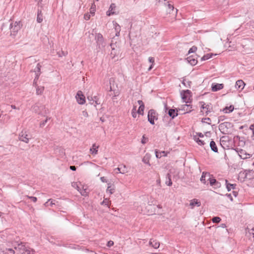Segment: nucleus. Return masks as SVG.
<instances>
[{
	"instance_id": "f257e3e1",
	"label": "nucleus",
	"mask_w": 254,
	"mask_h": 254,
	"mask_svg": "<svg viewBox=\"0 0 254 254\" xmlns=\"http://www.w3.org/2000/svg\"><path fill=\"white\" fill-rule=\"evenodd\" d=\"M205 179H207V180L209 181L210 186L213 187L214 188L220 187V183L216 181L212 175H211L209 173L203 172L200 178V181L204 184H206Z\"/></svg>"
},
{
	"instance_id": "f03ea898",
	"label": "nucleus",
	"mask_w": 254,
	"mask_h": 254,
	"mask_svg": "<svg viewBox=\"0 0 254 254\" xmlns=\"http://www.w3.org/2000/svg\"><path fill=\"white\" fill-rule=\"evenodd\" d=\"M14 249L19 250L22 254H34V250L26 247L23 243L18 244L17 246L14 247Z\"/></svg>"
},
{
	"instance_id": "7ed1b4c3",
	"label": "nucleus",
	"mask_w": 254,
	"mask_h": 254,
	"mask_svg": "<svg viewBox=\"0 0 254 254\" xmlns=\"http://www.w3.org/2000/svg\"><path fill=\"white\" fill-rule=\"evenodd\" d=\"M191 91L189 90H183L181 92L182 99L186 103H190L191 102Z\"/></svg>"
},
{
	"instance_id": "20e7f679",
	"label": "nucleus",
	"mask_w": 254,
	"mask_h": 254,
	"mask_svg": "<svg viewBox=\"0 0 254 254\" xmlns=\"http://www.w3.org/2000/svg\"><path fill=\"white\" fill-rule=\"evenodd\" d=\"M19 139L25 143H28L31 139V136L26 130H22L19 134Z\"/></svg>"
},
{
	"instance_id": "39448f33",
	"label": "nucleus",
	"mask_w": 254,
	"mask_h": 254,
	"mask_svg": "<svg viewBox=\"0 0 254 254\" xmlns=\"http://www.w3.org/2000/svg\"><path fill=\"white\" fill-rule=\"evenodd\" d=\"M156 113L154 110H150L148 113V120L149 123L152 124H154V120H156Z\"/></svg>"
},
{
	"instance_id": "423d86ee",
	"label": "nucleus",
	"mask_w": 254,
	"mask_h": 254,
	"mask_svg": "<svg viewBox=\"0 0 254 254\" xmlns=\"http://www.w3.org/2000/svg\"><path fill=\"white\" fill-rule=\"evenodd\" d=\"M77 102L78 104L82 105L85 102V98L82 91H78L75 96Z\"/></svg>"
},
{
	"instance_id": "0eeeda50",
	"label": "nucleus",
	"mask_w": 254,
	"mask_h": 254,
	"mask_svg": "<svg viewBox=\"0 0 254 254\" xmlns=\"http://www.w3.org/2000/svg\"><path fill=\"white\" fill-rule=\"evenodd\" d=\"M37 107H34V109L36 112H37L39 115L45 116L49 113V110L46 108L44 106H41L38 107L39 111H37L35 108Z\"/></svg>"
},
{
	"instance_id": "6e6552de",
	"label": "nucleus",
	"mask_w": 254,
	"mask_h": 254,
	"mask_svg": "<svg viewBox=\"0 0 254 254\" xmlns=\"http://www.w3.org/2000/svg\"><path fill=\"white\" fill-rule=\"evenodd\" d=\"M178 9L175 10L174 7L173 5L170 3L167 4V12L169 14H172V16L175 17L177 15Z\"/></svg>"
},
{
	"instance_id": "1a4fd4ad",
	"label": "nucleus",
	"mask_w": 254,
	"mask_h": 254,
	"mask_svg": "<svg viewBox=\"0 0 254 254\" xmlns=\"http://www.w3.org/2000/svg\"><path fill=\"white\" fill-rule=\"evenodd\" d=\"M191 107L190 105L185 104L179 108V110L182 112V114H186L191 111Z\"/></svg>"
},
{
	"instance_id": "9d476101",
	"label": "nucleus",
	"mask_w": 254,
	"mask_h": 254,
	"mask_svg": "<svg viewBox=\"0 0 254 254\" xmlns=\"http://www.w3.org/2000/svg\"><path fill=\"white\" fill-rule=\"evenodd\" d=\"M114 40H112V42L110 44V46L112 49V51L111 52V56L112 57V58L113 59L118 54V52L117 50H116L117 46H116V42L115 43H113Z\"/></svg>"
},
{
	"instance_id": "9b49d317",
	"label": "nucleus",
	"mask_w": 254,
	"mask_h": 254,
	"mask_svg": "<svg viewBox=\"0 0 254 254\" xmlns=\"http://www.w3.org/2000/svg\"><path fill=\"white\" fill-rule=\"evenodd\" d=\"M33 86L36 88L37 95H41L44 90V87L43 86H39L35 80L33 81Z\"/></svg>"
},
{
	"instance_id": "f8f14e48",
	"label": "nucleus",
	"mask_w": 254,
	"mask_h": 254,
	"mask_svg": "<svg viewBox=\"0 0 254 254\" xmlns=\"http://www.w3.org/2000/svg\"><path fill=\"white\" fill-rule=\"evenodd\" d=\"M201 112H202L203 114L205 113L206 114H208V113L210 112L211 110L212 109V107L210 105L206 104L204 103H203V104L201 105Z\"/></svg>"
},
{
	"instance_id": "ddd939ff",
	"label": "nucleus",
	"mask_w": 254,
	"mask_h": 254,
	"mask_svg": "<svg viewBox=\"0 0 254 254\" xmlns=\"http://www.w3.org/2000/svg\"><path fill=\"white\" fill-rule=\"evenodd\" d=\"M194 140L196 142L200 145H204L205 144H207L209 142V140L208 138L206 137L204 138L199 139V138H197L196 136L194 137Z\"/></svg>"
},
{
	"instance_id": "4468645a",
	"label": "nucleus",
	"mask_w": 254,
	"mask_h": 254,
	"mask_svg": "<svg viewBox=\"0 0 254 254\" xmlns=\"http://www.w3.org/2000/svg\"><path fill=\"white\" fill-rule=\"evenodd\" d=\"M20 27L21 25L19 21H15L10 24V28L13 32H17L20 29Z\"/></svg>"
},
{
	"instance_id": "2eb2a0df",
	"label": "nucleus",
	"mask_w": 254,
	"mask_h": 254,
	"mask_svg": "<svg viewBox=\"0 0 254 254\" xmlns=\"http://www.w3.org/2000/svg\"><path fill=\"white\" fill-rule=\"evenodd\" d=\"M95 40H96L97 43L98 45L103 46L104 38L101 34H96L95 35Z\"/></svg>"
},
{
	"instance_id": "dca6fc26",
	"label": "nucleus",
	"mask_w": 254,
	"mask_h": 254,
	"mask_svg": "<svg viewBox=\"0 0 254 254\" xmlns=\"http://www.w3.org/2000/svg\"><path fill=\"white\" fill-rule=\"evenodd\" d=\"M88 99L89 101V103L91 105H93L95 107H96V105L99 104L100 103H98L99 100L97 96L92 97H88Z\"/></svg>"
},
{
	"instance_id": "f3484780",
	"label": "nucleus",
	"mask_w": 254,
	"mask_h": 254,
	"mask_svg": "<svg viewBox=\"0 0 254 254\" xmlns=\"http://www.w3.org/2000/svg\"><path fill=\"white\" fill-rule=\"evenodd\" d=\"M201 205L200 201H198L196 199H193L190 200V205L191 207V208L192 209L194 208L195 206H199Z\"/></svg>"
},
{
	"instance_id": "a211bd4d",
	"label": "nucleus",
	"mask_w": 254,
	"mask_h": 254,
	"mask_svg": "<svg viewBox=\"0 0 254 254\" xmlns=\"http://www.w3.org/2000/svg\"><path fill=\"white\" fill-rule=\"evenodd\" d=\"M116 8V5L115 3H112L109 7L108 11L107 12V15L110 16L112 14H115V9Z\"/></svg>"
},
{
	"instance_id": "6ab92c4d",
	"label": "nucleus",
	"mask_w": 254,
	"mask_h": 254,
	"mask_svg": "<svg viewBox=\"0 0 254 254\" xmlns=\"http://www.w3.org/2000/svg\"><path fill=\"white\" fill-rule=\"evenodd\" d=\"M245 83L242 80H239L236 81L235 87L238 89H243L244 87Z\"/></svg>"
},
{
	"instance_id": "aec40b11",
	"label": "nucleus",
	"mask_w": 254,
	"mask_h": 254,
	"mask_svg": "<svg viewBox=\"0 0 254 254\" xmlns=\"http://www.w3.org/2000/svg\"><path fill=\"white\" fill-rule=\"evenodd\" d=\"M113 24L115 27V30L116 32V36L119 37L120 36V33L121 31V26L117 22L115 21H113Z\"/></svg>"
},
{
	"instance_id": "412c9836",
	"label": "nucleus",
	"mask_w": 254,
	"mask_h": 254,
	"mask_svg": "<svg viewBox=\"0 0 254 254\" xmlns=\"http://www.w3.org/2000/svg\"><path fill=\"white\" fill-rule=\"evenodd\" d=\"M223 84H216L215 85H212V90L214 92L217 91L223 88Z\"/></svg>"
},
{
	"instance_id": "4be33fe9",
	"label": "nucleus",
	"mask_w": 254,
	"mask_h": 254,
	"mask_svg": "<svg viewBox=\"0 0 254 254\" xmlns=\"http://www.w3.org/2000/svg\"><path fill=\"white\" fill-rule=\"evenodd\" d=\"M99 146L96 145V144H93L92 147L90 149V152L92 155H96L98 153V149Z\"/></svg>"
},
{
	"instance_id": "5701e85b",
	"label": "nucleus",
	"mask_w": 254,
	"mask_h": 254,
	"mask_svg": "<svg viewBox=\"0 0 254 254\" xmlns=\"http://www.w3.org/2000/svg\"><path fill=\"white\" fill-rule=\"evenodd\" d=\"M150 159V155L149 154H146L142 159V161L144 163L150 165L149 160Z\"/></svg>"
},
{
	"instance_id": "b1692460",
	"label": "nucleus",
	"mask_w": 254,
	"mask_h": 254,
	"mask_svg": "<svg viewBox=\"0 0 254 254\" xmlns=\"http://www.w3.org/2000/svg\"><path fill=\"white\" fill-rule=\"evenodd\" d=\"M115 190V187L112 186L110 184H108V186L107 189V192L109 193L110 194H113Z\"/></svg>"
},
{
	"instance_id": "393cba45",
	"label": "nucleus",
	"mask_w": 254,
	"mask_h": 254,
	"mask_svg": "<svg viewBox=\"0 0 254 254\" xmlns=\"http://www.w3.org/2000/svg\"><path fill=\"white\" fill-rule=\"evenodd\" d=\"M226 188L228 190V191H230L231 189H235L236 187V184H232L228 183V181L227 180H225Z\"/></svg>"
},
{
	"instance_id": "a878e982",
	"label": "nucleus",
	"mask_w": 254,
	"mask_h": 254,
	"mask_svg": "<svg viewBox=\"0 0 254 254\" xmlns=\"http://www.w3.org/2000/svg\"><path fill=\"white\" fill-rule=\"evenodd\" d=\"M210 147L212 151H213L215 152H218V149L217 147V146L216 145L215 142L212 140L210 142Z\"/></svg>"
},
{
	"instance_id": "bb28decb",
	"label": "nucleus",
	"mask_w": 254,
	"mask_h": 254,
	"mask_svg": "<svg viewBox=\"0 0 254 254\" xmlns=\"http://www.w3.org/2000/svg\"><path fill=\"white\" fill-rule=\"evenodd\" d=\"M156 157L158 158H160L162 156H166L167 153L165 151L158 152L157 150H155Z\"/></svg>"
},
{
	"instance_id": "cd10ccee",
	"label": "nucleus",
	"mask_w": 254,
	"mask_h": 254,
	"mask_svg": "<svg viewBox=\"0 0 254 254\" xmlns=\"http://www.w3.org/2000/svg\"><path fill=\"white\" fill-rule=\"evenodd\" d=\"M149 245H151L152 247L155 249L158 248L160 246V244L158 242H157L156 241H152L151 240L149 242Z\"/></svg>"
},
{
	"instance_id": "c85d7f7f",
	"label": "nucleus",
	"mask_w": 254,
	"mask_h": 254,
	"mask_svg": "<svg viewBox=\"0 0 254 254\" xmlns=\"http://www.w3.org/2000/svg\"><path fill=\"white\" fill-rule=\"evenodd\" d=\"M54 205H55V200L52 199H49L48 200L44 203V205L46 207H48L49 205L52 207Z\"/></svg>"
},
{
	"instance_id": "c756f323",
	"label": "nucleus",
	"mask_w": 254,
	"mask_h": 254,
	"mask_svg": "<svg viewBox=\"0 0 254 254\" xmlns=\"http://www.w3.org/2000/svg\"><path fill=\"white\" fill-rule=\"evenodd\" d=\"M234 107L233 106H230L229 107H226L223 109V111L225 113H229L232 112L234 110Z\"/></svg>"
},
{
	"instance_id": "7c9ffc66",
	"label": "nucleus",
	"mask_w": 254,
	"mask_h": 254,
	"mask_svg": "<svg viewBox=\"0 0 254 254\" xmlns=\"http://www.w3.org/2000/svg\"><path fill=\"white\" fill-rule=\"evenodd\" d=\"M169 115L172 118V119L174 118L176 116L178 115L177 113L176 112V111L174 109H170L168 112Z\"/></svg>"
},
{
	"instance_id": "2f4dec72",
	"label": "nucleus",
	"mask_w": 254,
	"mask_h": 254,
	"mask_svg": "<svg viewBox=\"0 0 254 254\" xmlns=\"http://www.w3.org/2000/svg\"><path fill=\"white\" fill-rule=\"evenodd\" d=\"M239 155L240 157L242 159L247 158V155H249V154H247L245 153V151L242 149L239 151Z\"/></svg>"
},
{
	"instance_id": "473e14b6",
	"label": "nucleus",
	"mask_w": 254,
	"mask_h": 254,
	"mask_svg": "<svg viewBox=\"0 0 254 254\" xmlns=\"http://www.w3.org/2000/svg\"><path fill=\"white\" fill-rule=\"evenodd\" d=\"M81 195L83 196H86L87 195L88 192L87 191L86 188H84L83 187L82 189L80 188L79 190H78Z\"/></svg>"
},
{
	"instance_id": "72a5a7b5",
	"label": "nucleus",
	"mask_w": 254,
	"mask_h": 254,
	"mask_svg": "<svg viewBox=\"0 0 254 254\" xmlns=\"http://www.w3.org/2000/svg\"><path fill=\"white\" fill-rule=\"evenodd\" d=\"M214 55L213 54H207L204 55L201 59V61H205L208 60L212 57Z\"/></svg>"
},
{
	"instance_id": "f704fd0d",
	"label": "nucleus",
	"mask_w": 254,
	"mask_h": 254,
	"mask_svg": "<svg viewBox=\"0 0 254 254\" xmlns=\"http://www.w3.org/2000/svg\"><path fill=\"white\" fill-rule=\"evenodd\" d=\"M37 21L38 23H41L43 21V16L41 11L38 12Z\"/></svg>"
},
{
	"instance_id": "c9c22d12",
	"label": "nucleus",
	"mask_w": 254,
	"mask_h": 254,
	"mask_svg": "<svg viewBox=\"0 0 254 254\" xmlns=\"http://www.w3.org/2000/svg\"><path fill=\"white\" fill-rule=\"evenodd\" d=\"M145 108L144 105H142L141 106H139V107L137 110V114L139 115H143V111Z\"/></svg>"
},
{
	"instance_id": "e433bc0d",
	"label": "nucleus",
	"mask_w": 254,
	"mask_h": 254,
	"mask_svg": "<svg viewBox=\"0 0 254 254\" xmlns=\"http://www.w3.org/2000/svg\"><path fill=\"white\" fill-rule=\"evenodd\" d=\"M137 111H136V106L134 105L131 111V115L133 118H135L137 116Z\"/></svg>"
},
{
	"instance_id": "4c0bfd02",
	"label": "nucleus",
	"mask_w": 254,
	"mask_h": 254,
	"mask_svg": "<svg viewBox=\"0 0 254 254\" xmlns=\"http://www.w3.org/2000/svg\"><path fill=\"white\" fill-rule=\"evenodd\" d=\"M121 169V173L122 174H125L127 173L128 171L127 169V168L126 165H121L120 166Z\"/></svg>"
},
{
	"instance_id": "58836bf2",
	"label": "nucleus",
	"mask_w": 254,
	"mask_h": 254,
	"mask_svg": "<svg viewBox=\"0 0 254 254\" xmlns=\"http://www.w3.org/2000/svg\"><path fill=\"white\" fill-rule=\"evenodd\" d=\"M149 62L152 64L150 66V67L148 68V70L150 71L153 68V64L154 63V59L152 57H149L148 58Z\"/></svg>"
},
{
	"instance_id": "ea45409f",
	"label": "nucleus",
	"mask_w": 254,
	"mask_h": 254,
	"mask_svg": "<svg viewBox=\"0 0 254 254\" xmlns=\"http://www.w3.org/2000/svg\"><path fill=\"white\" fill-rule=\"evenodd\" d=\"M227 124V123H224L219 125V129L221 132H223L224 131V128L226 127V125Z\"/></svg>"
},
{
	"instance_id": "a19ab883",
	"label": "nucleus",
	"mask_w": 254,
	"mask_h": 254,
	"mask_svg": "<svg viewBox=\"0 0 254 254\" xmlns=\"http://www.w3.org/2000/svg\"><path fill=\"white\" fill-rule=\"evenodd\" d=\"M41 67V65L40 64H39V63L37 64L36 67H35V68L34 70V72H35V73H37V72L41 73V71H40Z\"/></svg>"
},
{
	"instance_id": "79ce46f5",
	"label": "nucleus",
	"mask_w": 254,
	"mask_h": 254,
	"mask_svg": "<svg viewBox=\"0 0 254 254\" xmlns=\"http://www.w3.org/2000/svg\"><path fill=\"white\" fill-rule=\"evenodd\" d=\"M80 186H81L80 184H79ZM71 186L73 188L76 189L78 190H79L80 186L79 184L76 182H72L71 184Z\"/></svg>"
},
{
	"instance_id": "37998d69",
	"label": "nucleus",
	"mask_w": 254,
	"mask_h": 254,
	"mask_svg": "<svg viewBox=\"0 0 254 254\" xmlns=\"http://www.w3.org/2000/svg\"><path fill=\"white\" fill-rule=\"evenodd\" d=\"M50 118L47 117V118H46V119L44 121H42V122H41L40 123V127H44L45 126V125L47 124V123L48 121L49 120H50Z\"/></svg>"
},
{
	"instance_id": "c03bdc74",
	"label": "nucleus",
	"mask_w": 254,
	"mask_h": 254,
	"mask_svg": "<svg viewBox=\"0 0 254 254\" xmlns=\"http://www.w3.org/2000/svg\"><path fill=\"white\" fill-rule=\"evenodd\" d=\"M167 177H168V181H166V184L168 186H171L172 185V181H171V176H170V175L169 174H167Z\"/></svg>"
},
{
	"instance_id": "a18cd8bd",
	"label": "nucleus",
	"mask_w": 254,
	"mask_h": 254,
	"mask_svg": "<svg viewBox=\"0 0 254 254\" xmlns=\"http://www.w3.org/2000/svg\"><path fill=\"white\" fill-rule=\"evenodd\" d=\"M109 200L107 198H105L104 200L102 202L101 204L102 205H106L107 207H109Z\"/></svg>"
},
{
	"instance_id": "49530a36",
	"label": "nucleus",
	"mask_w": 254,
	"mask_h": 254,
	"mask_svg": "<svg viewBox=\"0 0 254 254\" xmlns=\"http://www.w3.org/2000/svg\"><path fill=\"white\" fill-rule=\"evenodd\" d=\"M212 221L213 223H219L221 221V218L219 217H214L212 218Z\"/></svg>"
},
{
	"instance_id": "de8ad7c7",
	"label": "nucleus",
	"mask_w": 254,
	"mask_h": 254,
	"mask_svg": "<svg viewBox=\"0 0 254 254\" xmlns=\"http://www.w3.org/2000/svg\"><path fill=\"white\" fill-rule=\"evenodd\" d=\"M182 83L186 87H188V85L189 86H190V81H187V80L186 79H184L183 81H182Z\"/></svg>"
},
{
	"instance_id": "09e8293b",
	"label": "nucleus",
	"mask_w": 254,
	"mask_h": 254,
	"mask_svg": "<svg viewBox=\"0 0 254 254\" xmlns=\"http://www.w3.org/2000/svg\"><path fill=\"white\" fill-rule=\"evenodd\" d=\"M197 50V48L195 46L192 47L189 51L188 54H190L192 53L195 52Z\"/></svg>"
},
{
	"instance_id": "8fccbe9b",
	"label": "nucleus",
	"mask_w": 254,
	"mask_h": 254,
	"mask_svg": "<svg viewBox=\"0 0 254 254\" xmlns=\"http://www.w3.org/2000/svg\"><path fill=\"white\" fill-rule=\"evenodd\" d=\"M189 62L190 63V64L194 65L196 64L197 61L194 59H192L189 60Z\"/></svg>"
},
{
	"instance_id": "3c124183",
	"label": "nucleus",
	"mask_w": 254,
	"mask_h": 254,
	"mask_svg": "<svg viewBox=\"0 0 254 254\" xmlns=\"http://www.w3.org/2000/svg\"><path fill=\"white\" fill-rule=\"evenodd\" d=\"M248 229L249 230H248V232L249 233V234L250 235H252L253 238L254 240V228H253L251 230H249V228H248Z\"/></svg>"
},
{
	"instance_id": "603ef678",
	"label": "nucleus",
	"mask_w": 254,
	"mask_h": 254,
	"mask_svg": "<svg viewBox=\"0 0 254 254\" xmlns=\"http://www.w3.org/2000/svg\"><path fill=\"white\" fill-rule=\"evenodd\" d=\"M226 137L225 136H223L220 139V144L221 145L223 146V145L225 144V139L226 138Z\"/></svg>"
},
{
	"instance_id": "864d4df0",
	"label": "nucleus",
	"mask_w": 254,
	"mask_h": 254,
	"mask_svg": "<svg viewBox=\"0 0 254 254\" xmlns=\"http://www.w3.org/2000/svg\"><path fill=\"white\" fill-rule=\"evenodd\" d=\"M26 197L29 199H31L34 202H36L37 200V197H34V196H30L27 195Z\"/></svg>"
},
{
	"instance_id": "5fc2aeb1",
	"label": "nucleus",
	"mask_w": 254,
	"mask_h": 254,
	"mask_svg": "<svg viewBox=\"0 0 254 254\" xmlns=\"http://www.w3.org/2000/svg\"><path fill=\"white\" fill-rule=\"evenodd\" d=\"M148 141V138L145 137L144 135L142 136L141 143L142 144H145Z\"/></svg>"
},
{
	"instance_id": "6e6d98bb",
	"label": "nucleus",
	"mask_w": 254,
	"mask_h": 254,
	"mask_svg": "<svg viewBox=\"0 0 254 254\" xmlns=\"http://www.w3.org/2000/svg\"><path fill=\"white\" fill-rule=\"evenodd\" d=\"M210 119L209 118H204L202 119V122L203 123H206L208 124H210L209 122L210 121Z\"/></svg>"
},
{
	"instance_id": "4d7b16f0",
	"label": "nucleus",
	"mask_w": 254,
	"mask_h": 254,
	"mask_svg": "<svg viewBox=\"0 0 254 254\" xmlns=\"http://www.w3.org/2000/svg\"><path fill=\"white\" fill-rule=\"evenodd\" d=\"M58 54L59 57H61L62 56H65L66 55V53H64L63 51H61V52H58Z\"/></svg>"
},
{
	"instance_id": "13d9d810",
	"label": "nucleus",
	"mask_w": 254,
	"mask_h": 254,
	"mask_svg": "<svg viewBox=\"0 0 254 254\" xmlns=\"http://www.w3.org/2000/svg\"><path fill=\"white\" fill-rule=\"evenodd\" d=\"M84 18L86 20H88L90 18V15L88 13H86L84 15Z\"/></svg>"
},
{
	"instance_id": "bf43d9fd",
	"label": "nucleus",
	"mask_w": 254,
	"mask_h": 254,
	"mask_svg": "<svg viewBox=\"0 0 254 254\" xmlns=\"http://www.w3.org/2000/svg\"><path fill=\"white\" fill-rule=\"evenodd\" d=\"M114 245V242L112 241H109L107 243V246L110 247Z\"/></svg>"
},
{
	"instance_id": "052dcab7",
	"label": "nucleus",
	"mask_w": 254,
	"mask_h": 254,
	"mask_svg": "<svg viewBox=\"0 0 254 254\" xmlns=\"http://www.w3.org/2000/svg\"><path fill=\"white\" fill-rule=\"evenodd\" d=\"M115 171H116V172L117 173H121V168L120 166L119 167L116 168L115 169Z\"/></svg>"
},
{
	"instance_id": "680f3d73",
	"label": "nucleus",
	"mask_w": 254,
	"mask_h": 254,
	"mask_svg": "<svg viewBox=\"0 0 254 254\" xmlns=\"http://www.w3.org/2000/svg\"><path fill=\"white\" fill-rule=\"evenodd\" d=\"M40 74H41V73H39V72H37V73H35V74H36V76H35V77L34 80H35V81H36V82H37V80L38 79L39 77V76H40Z\"/></svg>"
},
{
	"instance_id": "e2e57ef3",
	"label": "nucleus",
	"mask_w": 254,
	"mask_h": 254,
	"mask_svg": "<svg viewBox=\"0 0 254 254\" xmlns=\"http://www.w3.org/2000/svg\"><path fill=\"white\" fill-rule=\"evenodd\" d=\"M82 116H84L85 118L88 117V115L87 112L86 111H83L82 112Z\"/></svg>"
},
{
	"instance_id": "0e129e2a",
	"label": "nucleus",
	"mask_w": 254,
	"mask_h": 254,
	"mask_svg": "<svg viewBox=\"0 0 254 254\" xmlns=\"http://www.w3.org/2000/svg\"><path fill=\"white\" fill-rule=\"evenodd\" d=\"M6 250H7L8 251H9L10 253V254H15L14 251L12 249H6Z\"/></svg>"
},
{
	"instance_id": "69168bd1",
	"label": "nucleus",
	"mask_w": 254,
	"mask_h": 254,
	"mask_svg": "<svg viewBox=\"0 0 254 254\" xmlns=\"http://www.w3.org/2000/svg\"><path fill=\"white\" fill-rule=\"evenodd\" d=\"M100 180L103 183H106L107 182L106 179L104 177H101Z\"/></svg>"
},
{
	"instance_id": "338daca9",
	"label": "nucleus",
	"mask_w": 254,
	"mask_h": 254,
	"mask_svg": "<svg viewBox=\"0 0 254 254\" xmlns=\"http://www.w3.org/2000/svg\"><path fill=\"white\" fill-rule=\"evenodd\" d=\"M137 103L139 105V106H141L142 105H144V103H143V102H142V100H138L137 101Z\"/></svg>"
},
{
	"instance_id": "774afa93",
	"label": "nucleus",
	"mask_w": 254,
	"mask_h": 254,
	"mask_svg": "<svg viewBox=\"0 0 254 254\" xmlns=\"http://www.w3.org/2000/svg\"><path fill=\"white\" fill-rule=\"evenodd\" d=\"M250 129L252 130H254V124L250 126Z\"/></svg>"
}]
</instances>
